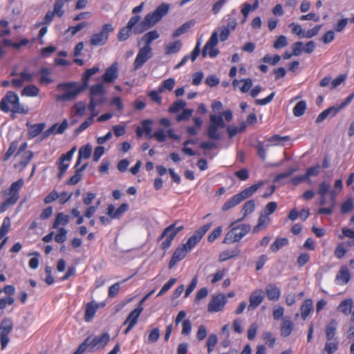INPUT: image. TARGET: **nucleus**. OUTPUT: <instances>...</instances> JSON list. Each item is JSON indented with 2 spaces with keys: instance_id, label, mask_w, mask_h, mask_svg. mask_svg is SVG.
I'll use <instances>...</instances> for the list:
<instances>
[{
  "instance_id": "6e6d98bb",
  "label": "nucleus",
  "mask_w": 354,
  "mask_h": 354,
  "mask_svg": "<svg viewBox=\"0 0 354 354\" xmlns=\"http://www.w3.org/2000/svg\"><path fill=\"white\" fill-rule=\"evenodd\" d=\"M91 152L92 147L89 144H87L80 149L78 156L82 158L88 159L90 158Z\"/></svg>"
},
{
  "instance_id": "4468645a",
  "label": "nucleus",
  "mask_w": 354,
  "mask_h": 354,
  "mask_svg": "<svg viewBox=\"0 0 354 354\" xmlns=\"http://www.w3.org/2000/svg\"><path fill=\"white\" fill-rule=\"evenodd\" d=\"M265 293L262 290L258 289L254 290L249 298L250 304L248 306V310L257 308L263 301Z\"/></svg>"
},
{
  "instance_id": "052dcab7",
  "label": "nucleus",
  "mask_w": 354,
  "mask_h": 354,
  "mask_svg": "<svg viewBox=\"0 0 354 354\" xmlns=\"http://www.w3.org/2000/svg\"><path fill=\"white\" fill-rule=\"evenodd\" d=\"M290 140V137L280 136L279 135H274L268 139V142L271 143H275V145H281L283 142Z\"/></svg>"
},
{
  "instance_id": "37998d69",
  "label": "nucleus",
  "mask_w": 354,
  "mask_h": 354,
  "mask_svg": "<svg viewBox=\"0 0 354 354\" xmlns=\"http://www.w3.org/2000/svg\"><path fill=\"white\" fill-rule=\"evenodd\" d=\"M96 115L97 113H91V115L75 129V133L76 134H79L80 133L86 130L90 125L93 123V119Z\"/></svg>"
},
{
  "instance_id": "2eb2a0df",
  "label": "nucleus",
  "mask_w": 354,
  "mask_h": 354,
  "mask_svg": "<svg viewBox=\"0 0 354 354\" xmlns=\"http://www.w3.org/2000/svg\"><path fill=\"white\" fill-rule=\"evenodd\" d=\"M175 225L174 223L172 225L167 227L164 230L162 233L161 234L159 239L163 240L161 243V247L163 250H167L169 248L171 244L172 241L175 237V232L171 230V228Z\"/></svg>"
},
{
  "instance_id": "a211bd4d",
  "label": "nucleus",
  "mask_w": 354,
  "mask_h": 354,
  "mask_svg": "<svg viewBox=\"0 0 354 354\" xmlns=\"http://www.w3.org/2000/svg\"><path fill=\"white\" fill-rule=\"evenodd\" d=\"M226 303V298L224 295H218L214 297L208 305V310L212 312H218L222 310Z\"/></svg>"
},
{
  "instance_id": "423d86ee",
  "label": "nucleus",
  "mask_w": 354,
  "mask_h": 354,
  "mask_svg": "<svg viewBox=\"0 0 354 354\" xmlns=\"http://www.w3.org/2000/svg\"><path fill=\"white\" fill-rule=\"evenodd\" d=\"M24 185V180L19 178L12 183L4 194L7 196L5 201L0 205V212H4L10 206L15 205L19 198V190Z\"/></svg>"
},
{
  "instance_id": "de8ad7c7",
  "label": "nucleus",
  "mask_w": 354,
  "mask_h": 354,
  "mask_svg": "<svg viewBox=\"0 0 354 354\" xmlns=\"http://www.w3.org/2000/svg\"><path fill=\"white\" fill-rule=\"evenodd\" d=\"M293 329V324L290 320H285L281 327V334L283 337L289 336Z\"/></svg>"
},
{
  "instance_id": "f8f14e48",
  "label": "nucleus",
  "mask_w": 354,
  "mask_h": 354,
  "mask_svg": "<svg viewBox=\"0 0 354 354\" xmlns=\"http://www.w3.org/2000/svg\"><path fill=\"white\" fill-rule=\"evenodd\" d=\"M75 151V148L73 147L70 151L66 152V153H63L59 159L56 162V165L58 167L59 173L57 174V178L60 180L66 171L68 169L69 167L68 162L72 159L74 151Z\"/></svg>"
},
{
  "instance_id": "9b49d317",
  "label": "nucleus",
  "mask_w": 354,
  "mask_h": 354,
  "mask_svg": "<svg viewBox=\"0 0 354 354\" xmlns=\"http://www.w3.org/2000/svg\"><path fill=\"white\" fill-rule=\"evenodd\" d=\"M218 32H214L202 50V57L204 58L207 55H209V56L212 58L216 57L219 53V50L217 48H215V46L218 44Z\"/></svg>"
},
{
  "instance_id": "69168bd1",
  "label": "nucleus",
  "mask_w": 354,
  "mask_h": 354,
  "mask_svg": "<svg viewBox=\"0 0 354 354\" xmlns=\"http://www.w3.org/2000/svg\"><path fill=\"white\" fill-rule=\"evenodd\" d=\"M176 281L177 279L176 278L170 279L166 283L164 284L157 296L159 297L167 292L175 284Z\"/></svg>"
},
{
  "instance_id": "dca6fc26",
  "label": "nucleus",
  "mask_w": 354,
  "mask_h": 354,
  "mask_svg": "<svg viewBox=\"0 0 354 354\" xmlns=\"http://www.w3.org/2000/svg\"><path fill=\"white\" fill-rule=\"evenodd\" d=\"M142 311L143 306L142 305V301H140L137 307L129 314L123 324H130L134 327L136 325Z\"/></svg>"
},
{
  "instance_id": "6e6552de",
  "label": "nucleus",
  "mask_w": 354,
  "mask_h": 354,
  "mask_svg": "<svg viewBox=\"0 0 354 354\" xmlns=\"http://www.w3.org/2000/svg\"><path fill=\"white\" fill-rule=\"evenodd\" d=\"M114 30L111 24H105L102 26L100 31L93 33L89 40L90 45L93 46H102L105 45L109 37V34Z\"/></svg>"
},
{
  "instance_id": "338daca9",
  "label": "nucleus",
  "mask_w": 354,
  "mask_h": 354,
  "mask_svg": "<svg viewBox=\"0 0 354 354\" xmlns=\"http://www.w3.org/2000/svg\"><path fill=\"white\" fill-rule=\"evenodd\" d=\"M120 290V282H116L109 288L108 296L109 298L115 297Z\"/></svg>"
},
{
  "instance_id": "13d9d810",
  "label": "nucleus",
  "mask_w": 354,
  "mask_h": 354,
  "mask_svg": "<svg viewBox=\"0 0 354 354\" xmlns=\"http://www.w3.org/2000/svg\"><path fill=\"white\" fill-rule=\"evenodd\" d=\"M67 230L64 227L58 228L57 234L55 236L57 243H62L66 240Z\"/></svg>"
},
{
  "instance_id": "3c124183",
  "label": "nucleus",
  "mask_w": 354,
  "mask_h": 354,
  "mask_svg": "<svg viewBox=\"0 0 354 354\" xmlns=\"http://www.w3.org/2000/svg\"><path fill=\"white\" fill-rule=\"evenodd\" d=\"M338 348V341L337 339H334L330 341H327L325 346H324V351L328 354H333L336 352V351Z\"/></svg>"
},
{
  "instance_id": "7c9ffc66",
  "label": "nucleus",
  "mask_w": 354,
  "mask_h": 354,
  "mask_svg": "<svg viewBox=\"0 0 354 354\" xmlns=\"http://www.w3.org/2000/svg\"><path fill=\"white\" fill-rule=\"evenodd\" d=\"M200 52H201V41L198 40L197 41V44L196 45L194 49L192 52L191 55L190 56L189 55L185 56L183 58V59L181 60V62L180 63H178V68L180 66H182L183 64H184L187 62V60H188L189 58L191 59V60L192 62H194L196 60V59L198 57Z\"/></svg>"
},
{
  "instance_id": "6ab92c4d",
  "label": "nucleus",
  "mask_w": 354,
  "mask_h": 354,
  "mask_svg": "<svg viewBox=\"0 0 354 354\" xmlns=\"http://www.w3.org/2000/svg\"><path fill=\"white\" fill-rule=\"evenodd\" d=\"M118 66L117 64L115 63L106 69L104 73L102 76V80L105 83H112L118 78Z\"/></svg>"
},
{
  "instance_id": "9d476101",
  "label": "nucleus",
  "mask_w": 354,
  "mask_h": 354,
  "mask_svg": "<svg viewBox=\"0 0 354 354\" xmlns=\"http://www.w3.org/2000/svg\"><path fill=\"white\" fill-rule=\"evenodd\" d=\"M64 14L63 0H55L53 11H48L44 17L43 21L41 23L37 24L35 26L37 27H39L41 25L48 26L51 24L55 16L62 17Z\"/></svg>"
},
{
  "instance_id": "79ce46f5",
  "label": "nucleus",
  "mask_w": 354,
  "mask_h": 354,
  "mask_svg": "<svg viewBox=\"0 0 354 354\" xmlns=\"http://www.w3.org/2000/svg\"><path fill=\"white\" fill-rule=\"evenodd\" d=\"M240 250L235 249L232 250H225L220 253L219 254V261H227L231 258H233L234 257H236L239 255L240 254Z\"/></svg>"
},
{
  "instance_id": "473e14b6",
  "label": "nucleus",
  "mask_w": 354,
  "mask_h": 354,
  "mask_svg": "<svg viewBox=\"0 0 354 354\" xmlns=\"http://www.w3.org/2000/svg\"><path fill=\"white\" fill-rule=\"evenodd\" d=\"M270 219L266 214H261L258 219V223L256 225L252 231L253 233H258L261 229H265L268 226Z\"/></svg>"
},
{
  "instance_id": "49530a36",
  "label": "nucleus",
  "mask_w": 354,
  "mask_h": 354,
  "mask_svg": "<svg viewBox=\"0 0 354 354\" xmlns=\"http://www.w3.org/2000/svg\"><path fill=\"white\" fill-rule=\"evenodd\" d=\"M307 108L306 102L304 100L299 101L293 108V114L295 117L303 115Z\"/></svg>"
},
{
  "instance_id": "8fccbe9b",
  "label": "nucleus",
  "mask_w": 354,
  "mask_h": 354,
  "mask_svg": "<svg viewBox=\"0 0 354 354\" xmlns=\"http://www.w3.org/2000/svg\"><path fill=\"white\" fill-rule=\"evenodd\" d=\"M105 102V97L94 98L90 97V102L88 106V109L91 111V113H97L95 111L96 106L102 104Z\"/></svg>"
},
{
  "instance_id": "2f4dec72",
  "label": "nucleus",
  "mask_w": 354,
  "mask_h": 354,
  "mask_svg": "<svg viewBox=\"0 0 354 354\" xmlns=\"http://www.w3.org/2000/svg\"><path fill=\"white\" fill-rule=\"evenodd\" d=\"M160 35L157 30H151L147 33H145L142 37V40L145 43V46L144 47H148L149 48H151V44L156 39L159 37Z\"/></svg>"
},
{
  "instance_id": "c85d7f7f",
  "label": "nucleus",
  "mask_w": 354,
  "mask_h": 354,
  "mask_svg": "<svg viewBox=\"0 0 354 354\" xmlns=\"http://www.w3.org/2000/svg\"><path fill=\"white\" fill-rule=\"evenodd\" d=\"M339 112L335 106H330L329 108L323 111L317 118L316 122L320 123L323 122L328 115L334 117Z\"/></svg>"
},
{
  "instance_id": "09e8293b",
  "label": "nucleus",
  "mask_w": 354,
  "mask_h": 354,
  "mask_svg": "<svg viewBox=\"0 0 354 354\" xmlns=\"http://www.w3.org/2000/svg\"><path fill=\"white\" fill-rule=\"evenodd\" d=\"M10 225V218L8 216L5 217L0 227V240L8 233Z\"/></svg>"
},
{
  "instance_id": "cd10ccee",
  "label": "nucleus",
  "mask_w": 354,
  "mask_h": 354,
  "mask_svg": "<svg viewBox=\"0 0 354 354\" xmlns=\"http://www.w3.org/2000/svg\"><path fill=\"white\" fill-rule=\"evenodd\" d=\"M45 127L46 124L44 122L30 125L28 132V138L31 139L38 136L43 131Z\"/></svg>"
},
{
  "instance_id": "ddd939ff",
  "label": "nucleus",
  "mask_w": 354,
  "mask_h": 354,
  "mask_svg": "<svg viewBox=\"0 0 354 354\" xmlns=\"http://www.w3.org/2000/svg\"><path fill=\"white\" fill-rule=\"evenodd\" d=\"M151 48L148 47L141 48L133 62V70L137 71L142 67L145 62L151 57Z\"/></svg>"
},
{
  "instance_id": "a18cd8bd",
  "label": "nucleus",
  "mask_w": 354,
  "mask_h": 354,
  "mask_svg": "<svg viewBox=\"0 0 354 354\" xmlns=\"http://www.w3.org/2000/svg\"><path fill=\"white\" fill-rule=\"evenodd\" d=\"M254 209L255 202L254 200H250L245 203L241 209V211L243 212V216L240 219V221L243 219L247 215L252 213L254 211Z\"/></svg>"
},
{
  "instance_id": "864d4df0",
  "label": "nucleus",
  "mask_w": 354,
  "mask_h": 354,
  "mask_svg": "<svg viewBox=\"0 0 354 354\" xmlns=\"http://www.w3.org/2000/svg\"><path fill=\"white\" fill-rule=\"evenodd\" d=\"M17 147H18V141L17 140H14V141L11 142V143L10 144V146L8 147V149L5 153V154L3 157V161L8 160L10 159V158L11 157V156L16 151Z\"/></svg>"
},
{
  "instance_id": "58836bf2",
  "label": "nucleus",
  "mask_w": 354,
  "mask_h": 354,
  "mask_svg": "<svg viewBox=\"0 0 354 354\" xmlns=\"http://www.w3.org/2000/svg\"><path fill=\"white\" fill-rule=\"evenodd\" d=\"M288 244V240L286 238H277L273 243L270 245V250L272 252H278L283 246Z\"/></svg>"
},
{
  "instance_id": "e433bc0d",
  "label": "nucleus",
  "mask_w": 354,
  "mask_h": 354,
  "mask_svg": "<svg viewBox=\"0 0 354 354\" xmlns=\"http://www.w3.org/2000/svg\"><path fill=\"white\" fill-rule=\"evenodd\" d=\"M313 308V301L310 299H306L301 307V315L304 320H305Z\"/></svg>"
},
{
  "instance_id": "393cba45",
  "label": "nucleus",
  "mask_w": 354,
  "mask_h": 354,
  "mask_svg": "<svg viewBox=\"0 0 354 354\" xmlns=\"http://www.w3.org/2000/svg\"><path fill=\"white\" fill-rule=\"evenodd\" d=\"M266 293L268 298L271 301L278 300L281 295L280 290L274 284L266 286Z\"/></svg>"
},
{
  "instance_id": "f704fd0d",
  "label": "nucleus",
  "mask_w": 354,
  "mask_h": 354,
  "mask_svg": "<svg viewBox=\"0 0 354 354\" xmlns=\"http://www.w3.org/2000/svg\"><path fill=\"white\" fill-rule=\"evenodd\" d=\"M337 323L335 319H332L326 327V336L328 341L334 339Z\"/></svg>"
},
{
  "instance_id": "a19ab883",
  "label": "nucleus",
  "mask_w": 354,
  "mask_h": 354,
  "mask_svg": "<svg viewBox=\"0 0 354 354\" xmlns=\"http://www.w3.org/2000/svg\"><path fill=\"white\" fill-rule=\"evenodd\" d=\"M39 89L35 85H28L26 86L22 91L21 95L28 96V97H35L39 94Z\"/></svg>"
},
{
  "instance_id": "7ed1b4c3",
  "label": "nucleus",
  "mask_w": 354,
  "mask_h": 354,
  "mask_svg": "<svg viewBox=\"0 0 354 354\" xmlns=\"http://www.w3.org/2000/svg\"><path fill=\"white\" fill-rule=\"evenodd\" d=\"M212 223H207L197 230L181 248H178V261L185 259L187 254L201 241L205 233L209 230Z\"/></svg>"
},
{
  "instance_id": "f3484780",
  "label": "nucleus",
  "mask_w": 354,
  "mask_h": 354,
  "mask_svg": "<svg viewBox=\"0 0 354 354\" xmlns=\"http://www.w3.org/2000/svg\"><path fill=\"white\" fill-rule=\"evenodd\" d=\"M128 209L129 205L127 203H122L117 209L113 204H111L107 207L106 214L111 218H120Z\"/></svg>"
},
{
  "instance_id": "774afa93",
  "label": "nucleus",
  "mask_w": 354,
  "mask_h": 354,
  "mask_svg": "<svg viewBox=\"0 0 354 354\" xmlns=\"http://www.w3.org/2000/svg\"><path fill=\"white\" fill-rule=\"evenodd\" d=\"M281 59V57L279 55H274L272 57L269 54H266L262 59V61L265 63H268L270 65L277 64Z\"/></svg>"
},
{
  "instance_id": "e2e57ef3",
  "label": "nucleus",
  "mask_w": 354,
  "mask_h": 354,
  "mask_svg": "<svg viewBox=\"0 0 354 354\" xmlns=\"http://www.w3.org/2000/svg\"><path fill=\"white\" fill-rule=\"evenodd\" d=\"M330 190V183L324 180V181H322L319 185V189H318V191H317V194L319 195H326L327 193L329 192V191Z\"/></svg>"
},
{
  "instance_id": "aec40b11",
  "label": "nucleus",
  "mask_w": 354,
  "mask_h": 354,
  "mask_svg": "<svg viewBox=\"0 0 354 354\" xmlns=\"http://www.w3.org/2000/svg\"><path fill=\"white\" fill-rule=\"evenodd\" d=\"M68 127V120L64 119L60 124H54L48 128L43 134V138L49 136L52 133L62 134Z\"/></svg>"
},
{
  "instance_id": "f257e3e1",
  "label": "nucleus",
  "mask_w": 354,
  "mask_h": 354,
  "mask_svg": "<svg viewBox=\"0 0 354 354\" xmlns=\"http://www.w3.org/2000/svg\"><path fill=\"white\" fill-rule=\"evenodd\" d=\"M169 10V5L162 3L158 6L153 12L145 15L140 21V16H133L129 20L126 26L120 29L118 39L120 41H126L133 32L136 35L141 34L155 26Z\"/></svg>"
},
{
  "instance_id": "0eeeda50",
  "label": "nucleus",
  "mask_w": 354,
  "mask_h": 354,
  "mask_svg": "<svg viewBox=\"0 0 354 354\" xmlns=\"http://www.w3.org/2000/svg\"><path fill=\"white\" fill-rule=\"evenodd\" d=\"M251 230L249 224H241L232 227L225 236L223 243H232L239 241Z\"/></svg>"
},
{
  "instance_id": "ea45409f",
  "label": "nucleus",
  "mask_w": 354,
  "mask_h": 354,
  "mask_svg": "<svg viewBox=\"0 0 354 354\" xmlns=\"http://www.w3.org/2000/svg\"><path fill=\"white\" fill-rule=\"evenodd\" d=\"M86 167V165H84L80 169H77L75 174L67 180L66 184L68 185H77L81 180L82 176L80 172L83 171Z\"/></svg>"
},
{
  "instance_id": "bf43d9fd",
  "label": "nucleus",
  "mask_w": 354,
  "mask_h": 354,
  "mask_svg": "<svg viewBox=\"0 0 354 354\" xmlns=\"http://www.w3.org/2000/svg\"><path fill=\"white\" fill-rule=\"evenodd\" d=\"M88 24L86 21L79 23L76 26H70L68 28L67 32H70L72 36H74L77 32L86 27Z\"/></svg>"
},
{
  "instance_id": "f03ea898",
  "label": "nucleus",
  "mask_w": 354,
  "mask_h": 354,
  "mask_svg": "<svg viewBox=\"0 0 354 354\" xmlns=\"http://www.w3.org/2000/svg\"><path fill=\"white\" fill-rule=\"evenodd\" d=\"M99 71L100 68L98 66H93L86 69L82 74L81 84L77 82H67L58 84L57 88L63 91L64 93L57 95V101L70 102L75 100L79 94L84 92L88 87L91 77L96 74Z\"/></svg>"
},
{
  "instance_id": "0e129e2a",
  "label": "nucleus",
  "mask_w": 354,
  "mask_h": 354,
  "mask_svg": "<svg viewBox=\"0 0 354 354\" xmlns=\"http://www.w3.org/2000/svg\"><path fill=\"white\" fill-rule=\"evenodd\" d=\"M322 26V25H317L314 28L308 30L306 32H304V34L302 35V37L312 38L316 36L319 33Z\"/></svg>"
},
{
  "instance_id": "4d7b16f0",
  "label": "nucleus",
  "mask_w": 354,
  "mask_h": 354,
  "mask_svg": "<svg viewBox=\"0 0 354 354\" xmlns=\"http://www.w3.org/2000/svg\"><path fill=\"white\" fill-rule=\"evenodd\" d=\"M270 147L269 145H264L263 142H259L256 146L257 154L262 160H266V150Z\"/></svg>"
},
{
  "instance_id": "412c9836",
  "label": "nucleus",
  "mask_w": 354,
  "mask_h": 354,
  "mask_svg": "<svg viewBox=\"0 0 354 354\" xmlns=\"http://www.w3.org/2000/svg\"><path fill=\"white\" fill-rule=\"evenodd\" d=\"M264 183L263 181H260L257 184H254L242 192L238 193V196L241 198V201H243L245 199L249 198L252 196L260 187L263 185Z\"/></svg>"
},
{
  "instance_id": "4c0bfd02",
  "label": "nucleus",
  "mask_w": 354,
  "mask_h": 354,
  "mask_svg": "<svg viewBox=\"0 0 354 354\" xmlns=\"http://www.w3.org/2000/svg\"><path fill=\"white\" fill-rule=\"evenodd\" d=\"M207 136L214 140H221V137L218 133V128L213 122L209 121V124L207 128Z\"/></svg>"
},
{
  "instance_id": "a878e982",
  "label": "nucleus",
  "mask_w": 354,
  "mask_h": 354,
  "mask_svg": "<svg viewBox=\"0 0 354 354\" xmlns=\"http://www.w3.org/2000/svg\"><path fill=\"white\" fill-rule=\"evenodd\" d=\"M90 97H104L105 88L102 83L91 85L89 88Z\"/></svg>"
},
{
  "instance_id": "5701e85b",
  "label": "nucleus",
  "mask_w": 354,
  "mask_h": 354,
  "mask_svg": "<svg viewBox=\"0 0 354 354\" xmlns=\"http://www.w3.org/2000/svg\"><path fill=\"white\" fill-rule=\"evenodd\" d=\"M351 279V274L346 266H342L338 271L335 281L343 283H348Z\"/></svg>"
},
{
  "instance_id": "bb28decb",
  "label": "nucleus",
  "mask_w": 354,
  "mask_h": 354,
  "mask_svg": "<svg viewBox=\"0 0 354 354\" xmlns=\"http://www.w3.org/2000/svg\"><path fill=\"white\" fill-rule=\"evenodd\" d=\"M167 133V134L164 130L159 129L158 131H155L152 136L158 142L165 141L167 136L174 140L177 139V135L174 133L173 130L169 129Z\"/></svg>"
},
{
  "instance_id": "20e7f679",
  "label": "nucleus",
  "mask_w": 354,
  "mask_h": 354,
  "mask_svg": "<svg viewBox=\"0 0 354 354\" xmlns=\"http://www.w3.org/2000/svg\"><path fill=\"white\" fill-rule=\"evenodd\" d=\"M110 337L107 333H104L99 336L87 337L84 341L81 343L75 351V354H82L87 348L90 351L95 349L104 348L109 342Z\"/></svg>"
},
{
  "instance_id": "680f3d73",
  "label": "nucleus",
  "mask_w": 354,
  "mask_h": 354,
  "mask_svg": "<svg viewBox=\"0 0 354 354\" xmlns=\"http://www.w3.org/2000/svg\"><path fill=\"white\" fill-rule=\"evenodd\" d=\"M288 45V41L285 36H279L274 42L273 47L276 49L282 48Z\"/></svg>"
},
{
  "instance_id": "c756f323",
  "label": "nucleus",
  "mask_w": 354,
  "mask_h": 354,
  "mask_svg": "<svg viewBox=\"0 0 354 354\" xmlns=\"http://www.w3.org/2000/svg\"><path fill=\"white\" fill-rule=\"evenodd\" d=\"M70 221L69 216L64 214L62 212L57 213L53 225V228L57 229L59 225H66Z\"/></svg>"
},
{
  "instance_id": "5fc2aeb1",
  "label": "nucleus",
  "mask_w": 354,
  "mask_h": 354,
  "mask_svg": "<svg viewBox=\"0 0 354 354\" xmlns=\"http://www.w3.org/2000/svg\"><path fill=\"white\" fill-rule=\"evenodd\" d=\"M175 85V80L173 78H169L164 80L159 86V91H163L164 90L171 91Z\"/></svg>"
},
{
  "instance_id": "603ef678",
  "label": "nucleus",
  "mask_w": 354,
  "mask_h": 354,
  "mask_svg": "<svg viewBox=\"0 0 354 354\" xmlns=\"http://www.w3.org/2000/svg\"><path fill=\"white\" fill-rule=\"evenodd\" d=\"M86 111V105L84 102L80 101L76 102L73 107V112L75 115L82 117L84 115Z\"/></svg>"
},
{
  "instance_id": "b1692460",
  "label": "nucleus",
  "mask_w": 354,
  "mask_h": 354,
  "mask_svg": "<svg viewBox=\"0 0 354 354\" xmlns=\"http://www.w3.org/2000/svg\"><path fill=\"white\" fill-rule=\"evenodd\" d=\"M97 308L98 305L94 303L93 301L86 304L84 314V320L86 322H89L93 319L97 312Z\"/></svg>"
},
{
  "instance_id": "c03bdc74",
  "label": "nucleus",
  "mask_w": 354,
  "mask_h": 354,
  "mask_svg": "<svg viewBox=\"0 0 354 354\" xmlns=\"http://www.w3.org/2000/svg\"><path fill=\"white\" fill-rule=\"evenodd\" d=\"M40 84H49L53 82V80L50 77V71L48 68H42L40 71Z\"/></svg>"
},
{
  "instance_id": "39448f33",
  "label": "nucleus",
  "mask_w": 354,
  "mask_h": 354,
  "mask_svg": "<svg viewBox=\"0 0 354 354\" xmlns=\"http://www.w3.org/2000/svg\"><path fill=\"white\" fill-rule=\"evenodd\" d=\"M0 109L5 113L10 111L13 113L22 114L28 113V109H26L20 105L19 98L13 91H8L6 95L1 99L0 102Z\"/></svg>"
},
{
  "instance_id": "72a5a7b5",
  "label": "nucleus",
  "mask_w": 354,
  "mask_h": 354,
  "mask_svg": "<svg viewBox=\"0 0 354 354\" xmlns=\"http://www.w3.org/2000/svg\"><path fill=\"white\" fill-rule=\"evenodd\" d=\"M241 202L242 201L238 194H236L223 205L221 209L223 212L228 211L229 209L240 204Z\"/></svg>"
},
{
  "instance_id": "c9c22d12",
  "label": "nucleus",
  "mask_w": 354,
  "mask_h": 354,
  "mask_svg": "<svg viewBox=\"0 0 354 354\" xmlns=\"http://www.w3.org/2000/svg\"><path fill=\"white\" fill-rule=\"evenodd\" d=\"M353 304V302L351 299H345L339 304L337 307V310L347 315L351 312Z\"/></svg>"
},
{
  "instance_id": "1a4fd4ad",
  "label": "nucleus",
  "mask_w": 354,
  "mask_h": 354,
  "mask_svg": "<svg viewBox=\"0 0 354 354\" xmlns=\"http://www.w3.org/2000/svg\"><path fill=\"white\" fill-rule=\"evenodd\" d=\"M13 329V322L10 318L6 317L0 323V344L5 349L10 342L9 335Z\"/></svg>"
},
{
  "instance_id": "4be33fe9",
  "label": "nucleus",
  "mask_w": 354,
  "mask_h": 354,
  "mask_svg": "<svg viewBox=\"0 0 354 354\" xmlns=\"http://www.w3.org/2000/svg\"><path fill=\"white\" fill-rule=\"evenodd\" d=\"M232 85L234 88L239 86L242 93H247L252 86V81L250 78L242 79L241 80H234Z\"/></svg>"
}]
</instances>
